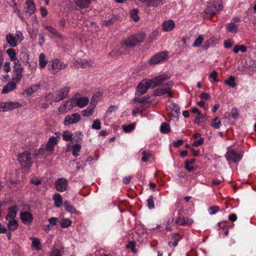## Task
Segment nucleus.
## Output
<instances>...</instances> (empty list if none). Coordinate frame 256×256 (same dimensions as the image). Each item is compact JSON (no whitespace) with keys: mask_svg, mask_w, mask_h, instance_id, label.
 Masks as SVG:
<instances>
[{"mask_svg":"<svg viewBox=\"0 0 256 256\" xmlns=\"http://www.w3.org/2000/svg\"><path fill=\"white\" fill-rule=\"evenodd\" d=\"M170 77L166 74H162L151 80H146L142 81L136 87V95L140 96L145 94L150 88H154L161 84Z\"/></svg>","mask_w":256,"mask_h":256,"instance_id":"nucleus-1","label":"nucleus"},{"mask_svg":"<svg viewBox=\"0 0 256 256\" xmlns=\"http://www.w3.org/2000/svg\"><path fill=\"white\" fill-rule=\"evenodd\" d=\"M145 37L146 34L144 32L132 35L123 40L122 48L124 49L132 48L143 42Z\"/></svg>","mask_w":256,"mask_h":256,"instance_id":"nucleus-2","label":"nucleus"},{"mask_svg":"<svg viewBox=\"0 0 256 256\" xmlns=\"http://www.w3.org/2000/svg\"><path fill=\"white\" fill-rule=\"evenodd\" d=\"M223 8V2L222 0H215L208 3L204 10V13L208 16L211 17L215 15L217 12L221 10Z\"/></svg>","mask_w":256,"mask_h":256,"instance_id":"nucleus-3","label":"nucleus"},{"mask_svg":"<svg viewBox=\"0 0 256 256\" xmlns=\"http://www.w3.org/2000/svg\"><path fill=\"white\" fill-rule=\"evenodd\" d=\"M24 39L23 34L20 30H16L14 36L12 33H8L6 36L7 43L12 48L16 47Z\"/></svg>","mask_w":256,"mask_h":256,"instance_id":"nucleus-4","label":"nucleus"},{"mask_svg":"<svg viewBox=\"0 0 256 256\" xmlns=\"http://www.w3.org/2000/svg\"><path fill=\"white\" fill-rule=\"evenodd\" d=\"M68 64L62 62L60 60L56 58L48 64V70L52 74H57L62 70H64L68 67Z\"/></svg>","mask_w":256,"mask_h":256,"instance_id":"nucleus-5","label":"nucleus"},{"mask_svg":"<svg viewBox=\"0 0 256 256\" xmlns=\"http://www.w3.org/2000/svg\"><path fill=\"white\" fill-rule=\"evenodd\" d=\"M167 80H166L161 84L162 85V88H158L154 91V96H160L165 94H168L169 96H173V94L170 91V89L172 88L174 83L172 81L169 80L167 82Z\"/></svg>","mask_w":256,"mask_h":256,"instance_id":"nucleus-6","label":"nucleus"},{"mask_svg":"<svg viewBox=\"0 0 256 256\" xmlns=\"http://www.w3.org/2000/svg\"><path fill=\"white\" fill-rule=\"evenodd\" d=\"M18 160L20 165L24 167L29 168L32 165V158L30 153L24 152L18 155Z\"/></svg>","mask_w":256,"mask_h":256,"instance_id":"nucleus-7","label":"nucleus"},{"mask_svg":"<svg viewBox=\"0 0 256 256\" xmlns=\"http://www.w3.org/2000/svg\"><path fill=\"white\" fill-rule=\"evenodd\" d=\"M242 152L232 150L226 153L225 157L228 161L236 163L240 160L242 158Z\"/></svg>","mask_w":256,"mask_h":256,"instance_id":"nucleus-8","label":"nucleus"},{"mask_svg":"<svg viewBox=\"0 0 256 256\" xmlns=\"http://www.w3.org/2000/svg\"><path fill=\"white\" fill-rule=\"evenodd\" d=\"M170 107V111L168 112V115L171 120H178L180 114V108L176 103L172 102Z\"/></svg>","mask_w":256,"mask_h":256,"instance_id":"nucleus-9","label":"nucleus"},{"mask_svg":"<svg viewBox=\"0 0 256 256\" xmlns=\"http://www.w3.org/2000/svg\"><path fill=\"white\" fill-rule=\"evenodd\" d=\"M21 104L18 102H8L0 104V112H7L21 106Z\"/></svg>","mask_w":256,"mask_h":256,"instance_id":"nucleus-10","label":"nucleus"},{"mask_svg":"<svg viewBox=\"0 0 256 256\" xmlns=\"http://www.w3.org/2000/svg\"><path fill=\"white\" fill-rule=\"evenodd\" d=\"M80 119V115L78 113H74L71 115L67 116L64 119V124L65 126L78 123Z\"/></svg>","mask_w":256,"mask_h":256,"instance_id":"nucleus-11","label":"nucleus"},{"mask_svg":"<svg viewBox=\"0 0 256 256\" xmlns=\"http://www.w3.org/2000/svg\"><path fill=\"white\" fill-rule=\"evenodd\" d=\"M70 87L65 86L60 88L55 96V102H58L60 100L66 98L68 96L70 92Z\"/></svg>","mask_w":256,"mask_h":256,"instance_id":"nucleus-12","label":"nucleus"},{"mask_svg":"<svg viewBox=\"0 0 256 256\" xmlns=\"http://www.w3.org/2000/svg\"><path fill=\"white\" fill-rule=\"evenodd\" d=\"M26 6L24 8V14L26 16L30 17L36 12L35 4L33 0H26Z\"/></svg>","mask_w":256,"mask_h":256,"instance_id":"nucleus-13","label":"nucleus"},{"mask_svg":"<svg viewBox=\"0 0 256 256\" xmlns=\"http://www.w3.org/2000/svg\"><path fill=\"white\" fill-rule=\"evenodd\" d=\"M55 187L58 191H65L68 187V180L64 178H58L55 182Z\"/></svg>","mask_w":256,"mask_h":256,"instance_id":"nucleus-14","label":"nucleus"},{"mask_svg":"<svg viewBox=\"0 0 256 256\" xmlns=\"http://www.w3.org/2000/svg\"><path fill=\"white\" fill-rule=\"evenodd\" d=\"M166 54L165 52H161L156 54L150 60V64L155 65L163 62L166 58Z\"/></svg>","mask_w":256,"mask_h":256,"instance_id":"nucleus-15","label":"nucleus"},{"mask_svg":"<svg viewBox=\"0 0 256 256\" xmlns=\"http://www.w3.org/2000/svg\"><path fill=\"white\" fill-rule=\"evenodd\" d=\"M59 140L60 138L58 136H52L50 137L46 146V151L52 152L56 144Z\"/></svg>","mask_w":256,"mask_h":256,"instance_id":"nucleus-16","label":"nucleus"},{"mask_svg":"<svg viewBox=\"0 0 256 256\" xmlns=\"http://www.w3.org/2000/svg\"><path fill=\"white\" fill-rule=\"evenodd\" d=\"M20 218L22 222L26 225H30L34 218L33 216L28 212H20Z\"/></svg>","mask_w":256,"mask_h":256,"instance_id":"nucleus-17","label":"nucleus"},{"mask_svg":"<svg viewBox=\"0 0 256 256\" xmlns=\"http://www.w3.org/2000/svg\"><path fill=\"white\" fill-rule=\"evenodd\" d=\"M142 3H145L148 7H158L162 4L164 0H138Z\"/></svg>","mask_w":256,"mask_h":256,"instance_id":"nucleus-18","label":"nucleus"},{"mask_svg":"<svg viewBox=\"0 0 256 256\" xmlns=\"http://www.w3.org/2000/svg\"><path fill=\"white\" fill-rule=\"evenodd\" d=\"M16 88V84L13 81L9 82L6 86H4L2 90V94H7Z\"/></svg>","mask_w":256,"mask_h":256,"instance_id":"nucleus-19","label":"nucleus"},{"mask_svg":"<svg viewBox=\"0 0 256 256\" xmlns=\"http://www.w3.org/2000/svg\"><path fill=\"white\" fill-rule=\"evenodd\" d=\"M193 222L194 220L192 218L184 217H178L176 221V224L181 226H184L186 224H191Z\"/></svg>","mask_w":256,"mask_h":256,"instance_id":"nucleus-20","label":"nucleus"},{"mask_svg":"<svg viewBox=\"0 0 256 256\" xmlns=\"http://www.w3.org/2000/svg\"><path fill=\"white\" fill-rule=\"evenodd\" d=\"M92 0H74V4L80 8H86L89 6Z\"/></svg>","mask_w":256,"mask_h":256,"instance_id":"nucleus-21","label":"nucleus"},{"mask_svg":"<svg viewBox=\"0 0 256 256\" xmlns=\"http://www.w3.org/2000/svg\"><path fill=\"white\" fill-rule=\"evenodd\" d=\"M18 212V207L15 206L12 207H10L8 208V214L6 216V219L8 220V219H14V218L16 216Z\"/></svg>","mask_w":256,"mask_h":256,"instance_id":"nucleus-22","label":"nucleus"},{"mask_svg":"<svg viewBox=\"0 0 256 256\" xmlns=\"http://www.w3.org/2000/svg\"><path fill=\"white\" fill-rule=\"evenodd\" d=\"M174 23L172 20L165 21L162 24V28L164 31H171L174 27Z\"/></svg>","mask_w":256,"mask_h":256,"instance_id":"nucleus-23","label":"nucleus"},{"mask_svg":"<svg viewBox=\"0 0 256 256\" xmlns=\"http://www.w3.org/2000/svg\"><path fill=\"white\" fill-rule=\"evenodd\" d=\"M30 239L32 240V246L33 248L36 250L42 249V244L40 240L36 238L30 237Z\"/></svg>","mask_w":256,"mask_h":256,"instance_id":"nucleus-24","label":"nucleus"},{"mask_svg":"<svg viewBox=\"0 0 256 256\" xmlns=\"http://www.w3.org/2000/svg\"><path fill=\"white\" fill-rule=\"evenodd\" d=\"M53 200L54 203V206L56 208H60L62 204V196L58 193H56L54 194Z\"/></svg>","mask_w":256,"mask_h":256,"instance_id":"nucleus-25","label":"nucleus"},{"mask_svg":"<svg viewBox=\"0 0 256 256\" xmlns=\"http://www.w3.org/2000/svg\"><path fill=\"white\" fill-rule=\"evenodd\" d=\"M89 102V99L87 97H82L77 99V106L82 108L86 106Z\"/></svg>","mask_w":256,"mask_h":256,"instance_id":"nucleus-26","label":"nucleus"},{"mask_svg":"<svg viewBox=\"0 0 256 256\" xmlns=\"http://www.w3.org/2000/svg\"><path fill=\"white\" fill-rule=\"evenodd\" d=\"M45 29L47 30L50 34L58 37L61 38L62 35L58 32L55 28L51 26L42 24Z\"/></svg>","mask_w":256,"mask_h":256,"instance_id":"nucleus-27","label":"nucleus"},{"mask_svg":"<svg viewBox=\"0 0 256 256\" xmlns=\"http://www.w3.org/2000/svg\"><path fill=\"white\" fill-rule=\"evenodd\" d=\"M64 106H68L69 110H72L77 106V98H72L70 100L66 101Z\"/></svg>","mask_w":256,"mask_h":256,"instance_id":"nucleus-28","label":"nucleus"},{"mask_svg":"<svg viewBox=\"0 0 256 256\" xmlns=\"http://www.w3.org/2000/svg\"><path fill=\"white\" fill-rule=\"evenodd\" d=\"M95 106L90 105L87 108L82 111V114L84 116H90L93 114Z\"/></svg>","mask_w":256,"mask_h":256,"instance_id":"nucleus-29","label":"nucleus"},{"mask_svg":"<svg viewBox=\"0 0 256 256\" xmlns=\"http://www.w3.org/2000/svg\"><path fill=\"white\" fill-rule=\"evenodd\" d=\"M102 96V94L100 92H98L90 100V104L96 106L98 102Z\"/></svg>","mask_w":256,"mask_h":256,"instance_id":"nucleus-30","label":"nucleus"},{"mask_svg":"<svg viewBox=\"0 0 256 256\" xmlns=\"http://www.w3.org/2000/svg\"><path fill=\"white\" fill-rule=\"evenodd\" d=\"M74 66L78 68H84L92 66V64L88 61L84 60L74 62Z\"/></svg>","mask_w":256,"mask_h":256,"instance_id":"nucleus-31","label":"nucleus"},{"mask_svg":"<svg viewBox=\"0 0 256 256\" xmlns=\"http://www.w3.org/2000/svg\"><path fill=\"white\" fill-rule=\"evenodd\" d=\"M118 20V17L116 16H112L108 20L102 21V24L105 26H108L112 25Z\"/></svg>","mask_w":256,"mask_h":256,"instance_id":"nucleus-32","label":"nucleus"},{"mask_svg":"<svg viewBox=\"0 0 256 256\" xmlns=\"http://www.w3.org/2000/svg\"><path fill=\"white\" fill-rule=\"evenodd\" d=\"M8 228L10 230H14L18 228V222L14 219H10L8 224Z\"/></svg>","mask_w":256,"mask_h":256,"instance_id":"nucleus-33","label":"nucleus"},{"mask_svg":"<svg viewBox=\"0 0 256 256\" xmlns=\"http://www.w3.org/2000/svg\"><path fill=\"white\" fill-rule=\"evenodd\" d=\"M48 64V61L46 60V56L44 54L42 53L39 56V65L41 68L46 67Z\"/></svg>","mask_w":256,"mask_h":256,"instance_id":"nucleus-34","label":"nucleus"},{"mask_svg":"<svg viewBox=\"0 0 256 256\" xmlns=\"http://www.w3.org/2000/svg\"><path fill=\"white\" fill-rule=\"evenodd\" d=\"M40 88V84H36L32 85L30 87L27 88L26 90L27 94L29 95H32V94L36 92Z\"/></svg>","mask_w":256,"mask_h":256,"instance_id":"nucleus-35","label":"nucleus"},{"mask_svg":"<svg viewBox=\"0 0 256 256\" xmlns=\"http://www.w3.org/2000/svg\"><path fill=\"white\" fill-rule=\"evenodd\" d=\"M64 206L67 212L74 214L77 213L76 208L74 206L70 204L67 201L64 202Z\"/></svg>","mask_w":256,"mask_h":256,"instance_id":"nucleus-36","label":"nucleus"},{"mask_svg":"<svg viewBox=\"0 0 256 256\" xmlns=\"http://www.w3.org/2000/svg\"><path fill=\"white\" fill-rule=\"evenodd\" d=\"M227 30L232 33H236L238 30V26L234 22H230L227 24Z\"/></svg>","mask_w":256,"mask_h":256,"instance_id":"nucleus-37","label":"nucleus"},{"mask_svg":"<svg viewBox=\"0 0 256 256\" xmlns=\"http://www.w3.org/2000/svg\"><path fill=\"white\" fill-rule=\"evenodd\" d=\"M246 50V46L244 45H235L233 48V52L235 54H237L239 52H245Z\"/></svg>","mask_w":256,"mask_h":256,"instance_id":"nucleus-38","label":"nucleus"},{"mask_svg":"<svg viewBox=\"0 0 256 256\" xmlns=\"http://www.w3.org/2000/svg\"><path fill=\"white\" fill-rule=\"evenodd\" d=\"M170 131V126L166 122H163L160 126V132L162 133L168 134Z\"/></svg>","mask_w":256,"mask_h":256,"instance_id":"nucleus-39","label":"nucleus"},{"mask_svg":"<svg viewBox=\"0 0 256 256\" xmlns=\"http://www.w3.org/2000/svg\"><path fill=\"white\" fill-rule=\"evenodd\" d=\"M224 83L232 88H234L236 86L234 78L233 76H230L228 80H225Z\"/></svg>","mask_w":256,"mask_h":256,"instance_id":"nucleus-40","label":"nucleus"},{"mask_svg":"<svg viewBox=\"0 0 256 256\" xmlns=\"http://www.w3.org/2000/svg\"><path fill=\"white\" fill-rule=\"evenodd\" d=\"M221 125V122L220 120H218V117H216L214 119H212V123H211V126L216 129H218L220 126Z\"/></svg>","mask_w":256,"mask_h":256,"instance_id":"nucleus-41","label":"nucleus"},{"mask_svg":"<svg viewBox=\"0 0 256 256\" xmlns=\"http://www.w3.org/2000/svg\"><path fill=\"white\" fill-rule=\"evenodd\" d=\"M130 18L134 20V22H138L140 18L138 16V10L136 9H133L130 12Z\"/></svg>","mask_w":256,"mask_h":256,"instance_id":"nucleus-42","label":"nucleus"},{"mask_svg":"<svg viewBox=\"0 0 256 256\" xmlns=\"http://www.w3.org/2000/svg\"><path fill=\"white\" fill-rule=\"evenodd\" d=\"M6 52L7 54L8 55L11 60H16V52L14 49L12 48L8 49Z\"/></svg>","mask_w":256,"mask_h":256,"instance_id":"nucleus-43","label":"nucleus"},{"mask_svg":"<svg viewBox=\"0 0 256 256\" xmlns=\"http://www.w3.org/2000/svg\"><path fill=\"white\" fill-rule=\"evenodd\" d=\"M81 146L79 144H75L72 146V154L74 156L76 157L78 156V152L80 151Z\"/></svg>","mask_w":256,"mask_h":256,"instance_id":"nucleus-44","label":"nucleus"},{"mask_svg":"<svg viewBox=\"0 0 256 256\" xmlns=\"http://www.w3.org/2000/svg\"><path fill=\"white\" fill-rule=\"evenodd\" d=\"M60 226L62 228H65L71 225L72 222L69 218H63L60 222Z\"/></svg>","mask_w":256,"mask_h":256,"instance_id":"nucleus-45","label":"nucleus"},{"mask_svg":"<svg viewBox=\"0 0 256 256\" xmlns=\"http://www.w3.org/2000/svg\"><path fill=\"white\" fill-rule=\"evenodd\" d=\"M72 134L69 131L66 130L62 134L63 140L68 142L72 140Z\"/></svg>","mask_w":256,"mask_h":256,"instance_id":"nucleus-46","label":"nucleus"},{"mask_svg":"<svg viewBox=\"0 0 256 256\" xmlns=\"http://www.w3.org/2000/svg\"><path fill=\"white\" fill-rule=\"evenodd\" d=\"M204 40V38L202 35H200L197 38L194 40L192 46L194 47H199L202 41Z\"/></svg>","mask_w":256,"mask_h":256,"instance_id":"nucleus-47","label":"nucleus"},{"mask_svg":"<svg viewBox=\"0 0 256 256\" xmlns=\"http://www.w3.org/2000/svg\"><path fill=\"white\" fill-rule=\"evenodd\" d=\"M142 160L143 162H146L149 160L150 158L151 157V154L146 152V150H144L142 153Z\"/></svg>","mask_w":256,"mask_h":256,"instance_id":"nucleus-48","label":"nucleus"},{"mask_svg":"<svg viewBox=\"0 0 256 256\" xmlns=\"http://www.w3.org/2000/svg\"><path fill=\"white\" fill-rule=\"evenodd\" d=\"M122 129L125 132H130L132 131L134 128V124H131L129 125H123Z\"/></svg>","mask_w":256,"mask_h":256,"instance_id":"nucleus-49","label":"nucleus"},{"mask_svg":"<svg viewBox=\"0 0 256 256\" xmlns=\"http://www.w3.org/2000/svg\"><path fill=\"white\" fill-rule=\"evenodd\" d=\"M92 128L96 130H99L101 128V122L99 120H96L94 121Z\"/></svg>","mask_w":256,"mask_h":256,"instance_id":"nucleus-50","label":"nucleus"},{"mask_svg":"<svg viewBox=\"0 0 256 256\" xmlns=\"http://www.w3.org/2000/svg\"><path fill=\"white\" fill-rule=\"evenodd\" d=\"M149 98L150 97L148 96H145L141 98L135 96L134 100L138 102L140 104H144L146 102Z\"/></svg>","mask_w":256,"mask_h":256,"instance_id":"nucleus-51","label":"nucleus"},{"mask_svg":"<svg viewBox=\"0 0 256 256\" xmlns=\"http://www.w3.org/2000/svg\"><path fill=\"white\" fill-rule=\"evenodd\" d=\"M147 206L150 209H152L154 208V197L152 196H150L147 200Z\"/></svg>","mask_w":256,"mask_h":256,"instance_id":"nucleus-52","label":"nucleus"},{"mask_svg":"<svg viewBox=\"0 0 256 256\" xmlns=\"http://www.w3.org/2000/svg\"><path fill=\"white\" fill-rule=\"evenodd\" d=\"M55 96L52 94L49 93L45 96V100L46 101L50 102V104H52L54 101Z\"/></svg>","mask_w":256,"mask_h":256,"instance_id":"nucleus-53","label":"nucleus"},{"mask_svg":"<svg viewBox=\"0 0 256 256\" xmlns=\"http://www.w3.org/2000/svg\"><path fill=\"white\" fill-rule=\"evenodd\" d=\"M220 210V208L218 206H214L210 207L208 210V212L210 215H212L215 214L216 212H218Z\"/></svg>","mask_w":256,"mask_h":256,"instance_id":"nucleus-54","label":"nucleus"},{"mask_svg":"<svg viewBox=\"0 0 256 256\" xmlns=\"http://www.w3.org/2000/svg\"><path fill=\"white\" fill-rule=\"evenodd\" d=\"M22 73H14L12 80L16 82H19L22 80Z\"/></svg>","mask_w":256,"mask_h":256,"instance_id":"nucleus-55","label":"nucleus"},{"mask_svg":"<svg viewBox=\"0 0 256 256\" xmlns=\"http://www.w3.org/2000/svg\"><path fill=\"white\" fill-rule=\"evenodd\" d=\"M24 72V68L21 65L14 66V73H22Z\"/></svg>","mask_w":256,"mask_h":256,"instance_id":"nucleus-56","label":"nucleus"},{"mask_svg":"<svg viewBox=\"0 0 256 256\" xmlns=\"http://www.w3.org/2000/svg\"><path fill=\"white\" fill-rule=\"evenodd\" d=\"M217 77H218V73L216 71H212L210 75V78L212 79V80H211V82H217Z\"/></svg>","mask_w":256,"mask_h":256,"instance_id":"nucleus-57","label":"nucleus"},{"mask_svg":"<svg viewBox=\"0 0 256 256\" xmlns=\"http://www.w3.org/2000/svg\"><path fill=\"white\" fill-rule=\"evenodd\" d=\"M234 41L232 40H228L224 42V46L226 48H229L234 44Z\"/></svg>","mask_w":256,"mask_h":256,"instance_id":"nucleus-58","label":"nucleus"},{"mask_svg":"<svg viewBox=\"0 0 256 256\" xmlns=\"http://www.w3.org/2000/svg\"><path fill=\"white\" fill-rule=\"evenodd\" d=\"M232 116L233 118L236 119L238 116V112L237 108H234L231 111Z\"/></svg>","mask_w":256,"mask_h":256,"instance_id":"nucleus-59","label":"nucleus"},{"mask_svg":"<svg viewBox=\"0 0 256 256\" xmlns=\"http://www.w3.org/2000/svg\"><path fill=\"white\" fill-rule=\"evenodd\" d=\"M135 246V242H134L132 241L128 242V244L126 245V247L130 249L132 252H136Z\"/></svg>","mask_w":256,"mask_h":256,"instance_id":"nucleus-60","label":"nucleus"},{"mask_svg":"<svg viewBox=\"0 0 256 256\" xmlns=\"http://www.w3.org/2000/svg\"><path fill=\"white\" fill-rule=\"evenodd\" d=\"M204 138H200V140H195L193 142L192 145L195 146H200L202 144L204 143Z\"/></svg>","mask_w":256,"mask_h":256,"instance_id":"nucleus-61","label":"nucleus"},{"mask_svg":"<svg viewBox=\"0 0 256 256\" xmlns=\"http://www.w3.org/2000/svg\"><path fill=\"white\" fill-rule=\"evenodd\" d=\"M227 222L226 221H222L221 222H219L218 224V226H219L220 228H221L222 230H225L227 229Z\"/></svg>","mask_w":256,"mask_h":256,"instance_id":"nucleus-62","label":"nucleus"},{"mask_svg":"<svg viewBox=\"0 0 256 256\" xmlns=\"http://www.w3.org/2000/svg\"><path fill=\"white\" fill-rule=\"evenodd\" d=\"M4 70L6 72H8L10 70V62H6L4 66Z\"/></svg>","mask_w":256,"mask_h":256,"instance_id":"nucleus-63","label":"nucleus"},{"mask_svg":"<svg viewBox=\"0 0 256 256\" xmlns=\"http://www.w3.org/2000/svg\"><path fill=\"white\" fill-rule=\"evenodd\" d=\"M48 222L52 226H55L58 222V218L55 217H52L48 219Z\"/></svg>","mask_w":256,"mask_h":256,"instance_id":"nucleus-64","label":"nucleus"}]
</instances>
